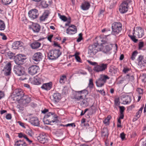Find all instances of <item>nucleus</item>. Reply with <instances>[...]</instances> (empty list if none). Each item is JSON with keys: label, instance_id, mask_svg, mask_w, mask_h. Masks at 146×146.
<instances>
[{"label": "nucleus", "instance_id": "f257e3e1", "mask_svg": "<svg viewBox=\"0 0 146 146\" xmlns=\"http://www.w3.org/2000/svg\"><path fill=\"white\" fill-rule=\"evenodd\" d=\"M133 35H128V36L131 39L135 42H136L138 41V39L135 38H141L144 35V31L141 27H137L136 28V30L135 29L133 30Z\"/></svg>", "mask_w": 146, "mask_h": 146}, {"label": "nucleus", "instance_id": "f03ea898", "mask_svg": "<svg viewBox=\"0 0 146 146\" xmlns=\"http://www.w3.org/2000/svg\"><path fill=\"white\" fill-rule=\"evenodd\" d=\"M88 93V91L85 89L80 91H75L71 98L75 101H79L83 99L84 97H86Z\"/></svg>", "mask_w": 146, "mask_h": 146}, {"label": "nucleus", "instance_id": "7ed1b4c3", "mask_svg": "<svg viewBox=\"0 0 146 146\" xmlns=\"http://www.w3.org/2000/svg\"><path fill=\"white\" fill-rule=\"evenodd\" d=\"M58 116L54 112H49L45 115L43 118V121L45 123L50 124L54 123L57 120Z\"/></svg>", "mask_w": 146, "mask_h": 146}, {"label": "nucleus", "instance_id": "20e7f679", "mask_svg": "<svg viewBox=\"0 0 146 146\" xmlns=\"http://www.w3.org/2000/svg\"><path fill=\"white\" fill-rule=\"evenodd\" d=\"M109 35H105L104 37H104L103 35H101L98 38L100 39V40L102 42L101 43V46H103V45H106L103 51L105 53L109 51L111 49V47L110 46V45H111V44L110 42L107 40L106 39V37Z\"/></svg>", "mask_w": 146, "mask_h": 146}, {"label": "nucleus", "instance_id": "39448f33", "mask_svg": "<svg viewBox=\"0 0 146 146\" xmlns=\"http://www.w3.org/2000/svg\"><path fill=\"white\" fill-rule=\"evenodd\" d=\"M122 24L119 22H115L112 24L111 34L113 35H117L119 34L122 29Z\"/></svg>", "mask_w": 146, "mask_h": 146}, {"label": "nucleus", "instance_id": "423d86ee", "mask_svg": "<svg viewBox=\"0 0 146 146\" xmlns=\"http://www.w3.org/2000/svg\"><path fill=\"white\" fill-rule=\"evenodd\" d=\"M61 52L59 49H53L50 50L48 53V57L51 60H55L61 54Z\"/></svg>", "mask_w": 146, "mask_h": 146}, {"label": "nucleus", "instance_id": "0eeeda50", "mask_svg": "<svg viewBox=\"0 0 146 146\" xmlns=\"http://www.w3.org/2000/svg\"><path fill=\"white\" fill-rule=\"evenodd\" d=\"M12 95V98H13V100H16L17 101H20L23 97L24 95V93L23 90L21 89H15Z\"/></svg>", "mask_w": 146, "mask_h": 146}, {"label": "nucleus", "instance_id": "6e6552de", "mask_svg": "<svg viewBox=\"0 0 146 146\" xmlns=\"http://www.w3.org/2000/svg\"><path fill=\"white\" fill-rule=\"evenodd\" d=\"M110 79L108 76L104 74H101L100 77L96 80V86L98 87L103 86L106 82V80Z\"/></svg>", "mask_w": 146, "mask_h": 146}, {"label": "nucleus", "instance_id": "1a4fd4ad", "mask_svg": "<svg viewBox=\"0 0 146 146\" xmlns=\"http://www.w3.org/2000/svg\"><path fill=\"white\" fill-rule=\"evenodd\" d=\"M26 56L23 54H19L14 57V61L18 65L23 64L26 59Z\"/></svg>", "mask_w": 146, "mask_h": 146}, {"label": "nucleus", "instance_id": "9d476101", "mask_svg": "<svg viewBox=\"0 0 146 146\" xmlns=\"http://www.w3.org/2000/svg\"><path fill=\"white\" fill-rule=\"evenodd\" d=\"M13 71L18 76L23 75L25 73V68L20 65H15L13 68Z\"/></svg>", "mask_w": 146, "mask_h": 146}, {"label": "nucleus", "instance_id": "9b49d317", "mask_svg": "<svg viewBox=\"0 0 146 146\" xmlns=\"http://www.w3.org/2000/svg\"><path fill=\"white\" fill-rule=\"evenodd\" d=\"M11 64L10 62L7 64L2 70V73L6 76H10L11 73Z\"/></svg>", "mask_w": 146, "mask_h": 146}, {"label": "nucleus", "instance_id": "f8f14e48", "mask_svg": "<svg viewBox=\"0 0 146 146\" xmlns=\"http://www.w3.org/2000/svg\"><path fill=\"white\" fill-rule=\"evenodd\" d=\"M108 64L102 63L99 65L97 64L95 66L93 69L94 70L97 72L104 71L107 69Z\"/></svg>", "mask_w": 146, "mask_h": 146}, {"label": "nucleus", "instance_id": "ddd939ff", "mask_svg": "<svg viewBox=\"0 0 146 146\" xmlns=\"http://www.w3.org/2000/svg\"><path fill=\"white\" fill-rule=\"evenodd\" d=\"M39 70V67L37 65H33L30 66L28 68V72L29 74L33 75L36 74Z\"/></svg>", "mask_w": 146, "mask_h": 146}, {"label": "nucleus", "instance_id": "4468645a", "mask_svg": "<svg viewBox=\"0 0 146 146\" xmlns=\"http://www.w3.org/2000/svg\"><path fill=\"white\" fill-rule=\"evenodd\" d=\"M28 14L29 17L32 19L37 18L39 15L38 10L35 9H32L29 11Z\"/></svg>", "mask_w": 146, "mask_h": 146}, {"label": "nucleus", "instance_id": "2eb2a0df", "mask_svg": "<svg viewBox=\"0 0 146 146\" xmlns=\"http://www.w3.org/2000/svg\"><path fill=\"white\" fill-rule=\"evenodd\" d=\"M43 57V56L41 53L37 52L35 53L33 55L32 59L35 62H36V63H38L42 60Z\"/></svg>", "mask_w": 146, "mask_h": 146}, {"label": "nucleus", "instance_id": "dca6fc26", "mask_svg": "<svg viewBox=\"0 0 146 146\" xmlns=\"http://www.w3.org/2000/svg\"><path fill=\"white\" fill-rule=\"evenodd\" d=\"M128 8L127 3L123 2L119 7V11L121 13H124L128 11Z\"/></svg>", "mask_w": 146, "mask_h": 146}, {"label": "nucleus", "instance_id": "f3484780", "mask_svg": "<svg viewBox=\"0 0 146 146\" xmlns=\"http://www.w3.org/2000/svg\"><path fill=\"white\" fill-rule=\"evenodd\" d=\"M138 61V65L141 67H146V60L144 59L143 56L140 55L137 59Z\"/></svg>", "mask_w": 146, "mask_h": 146}, {"label": "nucleus", "instance_id": "a211bd4d", "mask_svg": "<svg viewBox=\"0 0 146 146\" xmlns=\"http://www.w3.org/2000/svg\"><path fill=\"white\" fill-rule=\"evenodd\" d=\"M37 139L39 142L42 144L47 143L48 141L47 137L43 134H40L37 137Z\"/></svg>", "mask_w": 146, "mask_h": 146}, {"label": "nucleus", "instance_id": "6ab92c4d", "mask_svg": "<svg viewBox=\"0 0 146 146\" xmlns=\"http://www.w3.org/2000/svg\"><path fill=\"white\" fill-rule=\"evenodd\" d=\"M40 27L39 24L37 23H34L31 26L30 29L32 30L34 33H38L40 29Z\"/></svg>", "mask_w": 146, "mask_h": 146}, {"label": "nucleus", "instance_id": "aec40b11", "mask_svg": "<svg viewBox=\"0 0 146 146\" xmlns=\"http://www.w3.org/2000/svg\"><path fill=\"white\" fill-rule=\"evenodd\" d=\"M97 50L92 45H90L88 47V54L91 56L95 55L98 52Z\"/></svg>", "mask_w": 146, "mask_h": 146}, {"label": "nucleus", "instance_id": "412c9836", "mask_svg": "<svg viewBox=\"0 0 146 146\" xmlns=\"http://www.w3.org/2000/svg\"><path fill=\"white\" fill-rule=\"evenodd\" d=\"M50 13V10H46L45 11L42 15L40 17V21H44L47 18Z\"/></svg>", "mask_w": 146, "mask_h": 146}, {"label": "nucleus", "instance_id": "4be33fe9", "mask_svg": "<svg viewBox=\"0 0 146 146\" xmlns=\"http://www.w3.org/2000/svg\"><path fill=\"white\" fill-rule=\"evenodd\" d=\"M61 98V95L59 93L57 92L53 94L52 100L55 103L58 102Z\"/></svg>", "mask_w": 146, "mask_h": 146}, {"label": "nucleus", "instance_id": "5701e85b", "mask_svg": "<svg viewBox=\"0 0 146 146\" xmlns=\"http://www.w3.org/2000/svg\"><path fill=\"white\" fill-rule=\"evenodd\" d=\"M31 98L27 95H24L20 101L22 102L23 104H28L31 101Z\"/></svg>", "mask_w": 146, "mask_h": 146}, {"label": "nucleus", "instance_id": "b1692460", "mask_svg": "<svg viewBox=\"0 0 146 146\" xmlns=\"http://www.w3.org/2000/svg\"><path fill=\"white\" fill-rule=\"evenodd\" d=\"M52 86V83L50 82L48 83L43 84L41 88L43 89L48 91L51 88Z\"/></svg>", "mask_w": 146, "mask_h": 146}, {"label": "nucleus", "instance_id": "393cba45", "mask_svg": "<svg viewBox=\"0 0 146 146\" xmlns=\"http://www.w3.org/2000/svg\"><path fill=\"white\" fill-rule=\"evenodd\" d=\"M30 122L33 125L38 126L39 125V122L38 119L36 117H33L31 118Z\"/></svg>", "mask_w": 146, "mask_h": 146}, {"label": "nucleus", "instance_id": "a878e982", "mask_svg": "<svg viewBox=\"0 0 146 146\" xmlns=\"http://www.w3.org/2000/svg\"><path fill=\"white\" fill-rule=\"evenodd\" d=\"M90 6V3L88 2L85 1L82 3L81 7V9L83 10H87L88 9Z\"/></svg>", "mask_w": 146, "mask_h": 146}, {"label": "nucleus", "instance_id": "bb28decb", "mask_svg": "<svg viewBox=\"0 0 146 146\" xmlns=\"http://www.w3.org/2000/svg\"><path fill=\"white\" fill-rule=\"evenodd\" d=\"M102 136L105 139H107L108 136V131L107 128H103L102 131Z\"/></svg>", "mask_w": 146, "mask_h": 146}, {"label": "nucleus", "instance_id": "cd10ccee", "mask_svg": "<svg viewBox=\"0 0 146 146\" xmlns=\"http://www.w3.org/2000/svg\"><path fill=\"white\" fill-rule=\"evenodd\" d=\"M41 79L37 76L34 77L33 80L32 81V83L36 85H39L41 84Z\"/></svg>", "mask_w": 146, "mask_h": 146}, {"label": "nucleus", "instance_id": "c85d7f7f", "mask_svg": "<svg viewBox=\"0 0 146 146\" xmlns=\"http://www.w3.org/2000/svg\"><path fill=\"white\" fill-rule=\"evenodd\" d=\"M122 98H125V100L123 101L124 104H127L130 103L131 101V97L128 95H123Z\"/></svg>", "mask_w": 146, "mask_h": 146}, {"label": "nucleus", "instance_id": "c756f323", "mask_svg": "<svg viewBox=\"0 0 146 146\" xmlns=\"http://www.w3.org/2000/svg\"><path fill=\"white\" fill-rule=\"evenodd\" d=\"M41 45V44L40 42L37 41H35L31 44V46L32 48L35 49L40 47Z\"/></svg>", "mask_w": 146, "mask_h": 146}, {"label": "nucleus", "instance_id": "7c9ffc66", "mask_svg": "<svg viewBox=\"0 0 146 146\" xmlns=\"http://www.w3.org/2000/svg\"><path fill=\"white\" fill-rule=\"evenodd\" d=\"M15 145L16 146H27V144L23 140H19L15 142Z\"/></svg>", "mask_w": 146, "mask_h": 146}, {"label": "nucleus", "instance_id": "2f4dec72", "mask_svg": "<svg viewBox=\"0 0 146 146\" xmlns=\"http://www.w3.org/2000/svg\"><path fill=\"white\" fill-rule=\"evenodd\" d=\"M23 44V42L21 41H15L13 44V46L15 47L14 48H18L19 47L22 46Z\"/></svg>", "mask_w": 146, "mask_h": 146}, {"label": "nucleus", "instance_id": "473e14b6", "mask_svg": "<svg viewBox=\"0 0 146 146\" xmlns=\"http://www.w3.org/2000/svg\"><path fill=\"white\" fill-rule=\"evenodd\" d=\"M66 33L69 35H73L76 33L77 32V29H67L66 30Z\"/></svg>", "mask_w": 146, "mask_h": 146}, {"label": "nucleus", "instance_id": "72a5a7b5", "mask_svg": "<svg viewBox=\"0 0 146 146\" xmlns=\"http://www.w3.org/2000/svg\"><path fill=\"white\" fill-rule=\"evenodd\" d=\"M117 68H114L113 67L111 66L109 68V72L111 74L113 75L117 73Z\"/></svg>", "mask_w": 146, "mask_h": 146}, {"label": "nucleus", "instance_id": "f704fd0d", "mask_svg": "<svg viewBox=\"0 0 146 146\" xmlns=\"http://www.w3.org/2000/svg\"><path fill=\"white\" fill-rule=\"evenodd\" d=\"M125 79L128 82H132L134 80V78L133 76H130L129 74H127L125 76Z\"/></svg>", "mask_w": 146, "mask_h": 146}, {"label": "nucleus", "instance_id": "c9c22d12", "mask_svg": "<svg viewBox=\"0 0 146 146\" xmlns=\"http://www.w3.org/2000/svg\"><path fill=\"white\" fill-rule=\"evenodd\" d=\"M5 26L4 22L0 20V31H3L5 29Z\"/></svg>", "mask_w": 146, "mask_h": 146}, {"label": "nucleus", "instance_id": "e433bc0d", "mask_svg": "<svg viewBox=\"0 0 146 146\" xmlns=\"http://www.w3.org/2000/svg\"><path fill=\"white\" fill-rule=\"evenodd\" d=\"M13 0H1L2 3L4 5H5L10 4Z\"/></svg>", "mask_w": 146, "mask_h": 146}, {"label": "nucleus", "instance_id": "4c0bfd02", "mask_svg": "<svg viewBox=\"0 0 146 146\" xmlns=\"http://www.w3.org/2000/svg\"><path fill=\"white\" fill-rule=\"evenodd\" d=\"M6 51V47L5 46H0V51L2 54H4Z\"/></svg>", "mask_w": 146, "mask_h": 146}, {"label": "nucleus", "instance_id": "58836bf2", "mask_svg": "<svg viewBox=\"0 0 146 146\" xmlns=\"http://www.w3.org/2000/svg\"><path fill=\"white\" fill-rule=\"evenodd\" d=\"M110 116H108L103 121V123L106 125H108L109 124V121L110 119Z\"/></svg>", "mask_w": 146, "mask_h": 146}, {"label": "nucleus", "instance_id": "ea45409f", "mask_svg": "<svg viewBox=\"0 0 146 146\" xmlns=\"http://www.w3.org/2000/svg\"><path fill=\"white\" fill-rule=\"evenodd\" d=\"M82 101L81 104L82 105H86L88 104L89 101H88V98H84Z\"/></svg>", "mask_w": 146, "mask_h": 146}, {"label": "nucleus", "instance_id": "a19ab883", "mask_svg": "<svg viewBox=\"0 0 146 146\" xmlns=\"http://www.w3.org/2000/svg\"><path fill=\"white\" fill-rule=\"evenodd\" d=\"M66 78V76L65 75H63L60 77V82L61 84H63L65 82V79Z\"/></svg>", "mask_w": 146, "mask_h": 146}, {"label": "nucleus", "instance_id": "79ce46f5", "mask_svg": "<svg viewBox=\"0 0 146 146\" xmlns=\"http://www.w3.org/2000/svg\"><path fill=\"white\" fill-rule=\"evenodd\" d=\"M137 53L138 52L137 50H135L133 52L131 58L132 60H133L135 59V57L137 56Z\"/></svg>", "mask_w": 146, "mask_h": 146}, {"label": "nucleus", "instance_id": "37998d69", "mask_svg": "<svg viewBox=\"0 0 146 146\" xmlns=\"http://www.w3.org/2000/svg\"><path fill=\"white\" fill-rule=\"evenodd\" d=\"M99 37H98V40L97 41L96 43H94L93 45H92L95 48H97V47L98 45H99L100 44H101V43H100V41H101L100 40V39L98 38Z\"/></svg>", "mask_w": 146, "mask_h": 146}, {"label": "nucleus", "instance_id": "c03bdc74", "mask_svg": "<svg viewBox=\"0 0 146 146\" xmlns=\"http://www.w3.org/2000/svg\"><path fill=\"white\" fill-rule=\"evenodd\" d=\"M58 15L60 16V18L62 20L64 21H66L67 20V18L64 15H62L58 14Z\"/></svg>", "mask_w": 146, "mask_h": 146}, {"label": "nucleus", "instance_id": "a18cd8bd", "mask_svg": "<svg viewBox=\"0 0 146 146\" xmlns=\"http://www.w3.org/2000/svg\"><path fill=\"white\" fill-rule=\"evenodd\" d=\"M78 53L76 52L75 53V54L74 56H75V58L76 59V60L79 62H81V59L80 56H78Z\"/></svg>", "mask_w": 146, "mask_h": 146}, {"label": "nucleus", "instance_id": "49530a36", "mask_svg": "<svg viewBox=\"0 0 146 146\" xmlns=\"http://www.w3.org/2000/svg\"><path fill=\"white\" fill-rule=\"evenodd\" d=\"M8 55L10 59L13 58L14 59L15 56V54L12 52H9L8 53Z\"/></svg>", "mask_w": 146, "mask_h": 146}, {"label": "nucleus", "instance_id": "de8ad7c7", "mask_svg": "<svg viewBox=\"0 0 146 146\" xmlns=\"http://www.w3.org/2000/svg\"><path fill=\"white\" fill-rule=\"evenodd\" d=\"M94 84L93 82V80L92 79H90L89 80V82L88 84V87L89 88H92L93 87Z\"/></svg>", "mask_w": 146, "mask_h": 146}, {"label": "nucleus", "instance_id": "09e8293b", "mask_svg": "<svg viewBox=\"0 0 146 146\" xmlns=\"http://www.w3.org/2000/svg\"><path fill=\"white\" fill-rule=\"evenodd\" d=\"M141 78L143 82H146V74H143L141 76Z\"/></svg>", "mask_w": 146, "mask_h": 146}, {"label": "nucleus", "instance_id": "8fccbe9b", "mask_svg": "<svg viewBox=\"0 0 146 146\" xmlns=\"http://www.w3.org/2000/svg\"><path fill=\"white\" fill-rule=\"evenodd\" d=\"M46 1H43L41 3V4L42 7L44 8L47 7L48 6V5L46 3Z\"/></svg>", "mask_w": 146, "mask_h": 146}, {"label": "nucleus", "instance_id": "3c124183", "mask_svg": "<svg viewBox=\"0 0 146 146\" xmlns=\"http://www.w3.org/2000/svg\"><path fill=\"white\" fill-rule=\"evenodd\" d=\"M0 36H2L1 38L3 40H5L7 39L6 36L3 33H0Z\"/></svg>", "mask_w": 146, "mask_h": 146}, {"label": "nucleus", "instance_id": "603ef678", "mask_svg": "<svg viewBox=\"0 0 146 146\" xmlns=\"http://www.w3.org/2000/svg\"><path fill=\"white\" fill-rule=\"evenodd\" d=\"M119 108L120 109V113H123L125 109V108L123 106H119Z\"/></svg>", "mask_w": 146, "mask_h": 146}, {"label": "nucleus", "instance_id": "864d4df0", "mask_svg": "<svg viewBox=\"0 0 146 146\" xmlns=\"http://www.w3.org/2000/svg\"><path fill=\"white\" fill-rule=\"evenodd\" d=\"M139 49L141 50L144 46V43L143 42H140L139 43Z\"/></svg>", "mask_w": 146, "mask_h": 146}, {"label": "nucleus", "instance_id": "5fc2aeb1", "mask_svg": "<svg viewBox=\"0 0 146 146\" xmlns=\"http://www.w3.org/2000/svg\"><path fill=\"white\" fill-rule=\"evenodd\" d=\"M115 104L117 106H118L120 105L119 99H117L115 100L114 102Z\"/></svg>", "mask_w": 146, "mask_h": 146}, {"label": "nucleus", "instance_id": "6e6d98bb", "mask_svg": "<svg viewBox=\"0 0 146 146\" xmlns=\"http://www.w3.org/2000/svg\"><path fill=\"white\" fill-rule=\"evenodd\" d=\"M137 91L140 94H143V90L140 88H138L137 90Z\"/></svg>", "mask_w": 146, "mask_h": 146}, {"label": "nucleus", "instance_id": "4d7b16f0", "mask_svg": "<svg viewBox=\"0 0 146 146\" xmlns=\"http://www.w3.org/2000/svg\"><path fill=\"white\" fill-rule=\"evenodd\" d=\"M24 138L28 142L29 144H31L32 143V141L30 140L26 135L24 136Z\"/></svg>", "mask_w": 146, "mask_h": 146}, {"label": "nucleus", "instance_id": "13d9d810", "mask_svg": "<svg viewBox=\"0 0 146 146\" xmlns=\"http://www.w3.org/2000/svg\"><path fill=\"white\" fill-rule=\"evenodd\" d=\"M5 118L7 119H11L12 118L11 115L10 113L7 114L5 116Z\"/></svg>", "mask_w": 146, "mask_h": 146}, {"label": "nucleus", "instance_id": "bf43d9fd", "mask_svg": "<svg viewBox=\"0 0 146 146\" xmlns=\"http://www.w3.org/2000/svg\"><path fill=\"white\" fill-rule=\"evenodd\" d=\"M120 137L122 140H124L125 138V135L123 132L120 134Z\"/></svg>", "mask_w": 146, "mask_h": 146}, {"label": "nucleus", "instance_id": "052dcab7", "mask_svg": "<svg viewBox=\"0 0 146 146\" xmlns=\"http://www.w3.org/2000/svg\"><path fill=\"white\" fill-rule=\"evenodd\" d=\"M63 126H66V127L70 126L72 127V126H74V127H75L76 126V125H75L74 123H68V124L65 125H63Z\"/></svg>", "mask_w": 146, "mask_h": 146}, {"label": "nucleus", "instance_id": "680f3d73", "mask_svg": "<svg viewBox=\"0 0 146 146\" xmlns=\"http://www.w3.org/2000/svg\"><path fill=\"white\" fill-rule=\"evenodd\" d=\"M97 91L99 92L100 94L103 95H105V92L104 91V90L103 89L102 90H97Z\"/></svg>", "mask_w": 146, "mask_h": 146}, {"label": "nucleus", "instance_id": "e2e57ef3", "mask_svg": "<svg viewBox=\"0 0 146 146\" xmlns=\"http://www.w3.org/2000/svg\"><path fill=\"white\" fill-rule=\"evenodd\" d=\"M87 62L89 63L90 64L92 65H96L97 64V63L96 62H92L89 60H87Z\"/></svg>", "mask_w": 146, "mask_h": 146}, {"label": "nucleus", "instance_id": "0e129e2a", "mask_svg": "<svg viewBox=\"0 0 146 146\" xmlns=\"http://www.w3.org/2000/svg\"><path fill=\"white\" fill-rule=\"evenodd\" d=\"M27 134L28 135L31 136H32L33 134V133L31 129H29L27 131Z\"/></svg>", "mask_w": 146, "mask_h": 146}, {"label": "nucleus", "instance_id": "69168bd1", "mask_svg": "<svg viewBox=\"0 0 146 146\" xmlns=\"http://www.w3.org/2000/svg\"><path fill=\"white\" fill-rule=\"evenodd\" d=\"M5 96V94L4 92L0 91V100L4 97Z\"/></svg>", "mask_w": 146, "mask_h": 146}, {"label": "nucleus", "instance_id": "338daca9", "mask_svg": "<svg viewBox=\"0 0 146 146\" xmlns=\"http://www.w3.org/2000/svg\"><path fill=\"white\" fill-rule=\"evenodd\" d=\"M25 134L21 133H18V136L20 138H21L22 137L24 138V136H25Z\"/></svg>", "mask_w": 146, "mask_h": 146}, {"label": "nucleus", "instance_id": "774afa93", "mask_svg": "<svg viewBox=\"0 0 146 146\" xmlns=\"http://www.w3.org/2000/svg\"><path fill=\"white\" fill-rule=\"evenodd\" d=\"M53 36V35H49L47 39L50 42H51V39L52 37Z\"/></svg>", "mask_w": 146, "mask_h": 146}]
</instances>
